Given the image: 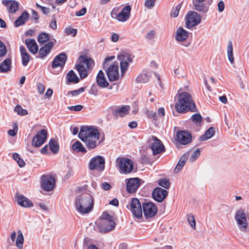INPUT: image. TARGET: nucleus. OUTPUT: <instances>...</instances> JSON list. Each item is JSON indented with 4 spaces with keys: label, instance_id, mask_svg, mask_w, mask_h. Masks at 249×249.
I'll use <instances>...</instances> for the list:
<instances>
[{
    "label": "nucleus",
    "instance_id": "f257e3e1",
    "mask_svg": "<svg viewBox=\"0 0 249 249\" xmlns=\"http://www.w3.org/2000/svg\"><path fill=\"white\" fill-rule=\"evenodd\" d=\"M79 139L89 149L96 148L99 144L100 133L98 130L93 126H85L81 128L78 134Z\"/></svg>",
    "mask_w": 249,
    "mask_h": 249
},
{
    "label": "nucleus",
    "instance_id": "f03ea898",
    "mask_svg": "<svg viewBox=\"0 0 249 249\" xmlns=\"http://www.w3.org/2000/svg\"><path fill=\"white\" fill-rule=\"evenodd\" d=\"M196 106L191 95L187 92H180L178 94V101L175 104V109L180 113H185L188 110L195 111Z\"/></svg>",
    "mask_w": 249,
    "mask_h": 249
},
{
    "label": "nucleus",
    "instance_id": "7ed1b4c3",
    "mask_svg": "<svg viewBox=\"0 0 249 249\" xmlns=\"http://www.w3.org/2000/svg\"><path fill=\"white\" fill-rule=\"evenodd\" d=\"M94 200L89 193H83L78 195L75 200L76 211L82 214L89 213L93 209Z\"/></svg>",
    "mask_w": 249,
    "mask_h": 249
},
{
    "label": "nucleus",
    "instance_id": "20e7f679",
    "mask_svg": "<svg viewBox=\"0 0 249 249\" xmlns=\"http://www.w3.org/2000/svg\"><path fill=\"white\" fill-rule=\"evenodd\" d=\"M115 58L114 56L107 57L104 61L103 68L106 71L109 81H115L119 78V66L117 64L113 63L109 65V62Z\"/></svg>",
    "mask_w": 249,
    "mask_h": 249
},
{
    "label": "nucleus",
    "instance_id": "39448f33",
    "mask_svg": "<svg viewBox=\"0 0 249 249\" xmlns=\"http://www.w3.org/2000/svg\"><path fill=\"white\" fill-rule=\"evenodd\" d=\"M97 224L100 231L104 233L111 231L116 226L113 217L106 212L103 213Z\"/></svg>",
    "mask_w": 249,
    "mask_h": 249
},
{
    "label": "nucleus",
    "instance_id": "423d86ee",
    "mask_svg": "<svg viewBox=\"0 0 249 249\" xmlns=\"http://www.w3.org/2000/svg\"><path fill=\"white\" fill-rule=\"evenodd\" d=\"M80 63L75 66V69L78 71L81 79L88 76V71L91 70L94 66L93 60L86 56L80 57Z\"/></svg>",
    "mask_w": 249,
    "mask_h": 249
},
{
    "label": "nucleus",
    "instance_id": "0eeeda50",
    "mask_svg": "<svg viewBox=\"0 0 249 249\" xmlns=\"http://www.w3.org/2000/svg\"><path fill=\"white\" fill-rule=\"evenodd\" d=\"M234 219L239 231L241 232H247L249 224L244 211L243 210H238L235 214Z\"/></svg>",
    "mask_w": 249,
    "mask_h": 249
},
{
    "label": "nucleus",
    "instance_id": "6e6552de",
    "mask_svg": "<svg viewBox=\"0 0 249 249\" xmlns=\"http://www.w3.org/2000/svg\"><path fill=\"white\" fill-rule=\"evenodd\" d=\"M131 10V6L126 5L119 13H117L118 9L114 8L111 11V15L112 18H115L119 21L124 22L129 18Z\"/></svg>",
    "mask_w": 249,
    "mask_h": 249
},
{
    "label": "nucleus",
    "instance_id": "1a4fd4ad",
    "mask_svg": "<svg viewBox=\"0 0 249 249\" xmlns=\"http://www.w3.org/2000/svg\"><path fill=\"white\" fill-rule=\"evenodd\" d=\"M116 166L121 173H130L133 169V162L132 160L126 158H118L116 159Z\"/></svg>",
    "mask_w": 249,
    "mask_h": 249
},
{
    "label": "nucleus",
    "instance_id": "9d476101",
    "mask_svg": "<svg viewBox=\"0 0 249 249\" xmlns=\"http://www.w3.org/2000/svg\"><path fill=\"white\" fill-rule=\"evenodd\" d=\"M126 207L136 218L140 219L142 217V206L138 198H132Z\"/></svg>",
    "mask_w": 249,
    "mask_h": 249
},
{
    "label": "nucleus",
    "instance_id": "9b49d317",
    "mask_svg": "<svg viewBox=\"0 0 249 249\" xmlns=\"http://www.w3.org/2000/svg\"><path fill=\"white\" fill-rule=\"evenodd\" d=\"M120 61V67L122 75H124L127 70L129 63L133 61V57L128 53L123 52L117 56Z\"/></svg>",
    "mask_w": 249,
    "mask_h": 249
},
{
    "label": "nucleus",
    "instance_id": "f8f14e48",
    "mask_svg": "<svg viewBox=\"0 0 249 249\" xmlns=\"http://www.w3.org/2000/svg\"><path fill=\"white\" fill-rule=\"evenodd\" d=\"M189 37V32L183 28L179 27L177 29L175 33V39L177 42L185 47H188L190 43L187 42Z\"/></svg>",
    "mask_w": 249,
    "mask_h": 249
},
{
    "label": "nucleus",
    "instance_id": "ddd939ff",
    "mask_svg": "<svg viewBox=\"0 0 249 249\" xmlns=\"http://www.w3.org/2000/svg\"><path fill=\"white\" fill-rule=\"evenodd\" d=\"M186 27L188 29L198 25L200 23L201 18L200 16L195 11H190L185 18Z\"/></svg>",
    "mask_w": 249,
    "mask_h": 249
},
{
    "label": "nucleus",
    "instance_id": "4468645a",
    "mask_svg": "<svg viewBox=\"0 0 249 249\" xmlns=\"http://www.w3.org/2000/svg\"><path fill=\"white\" fill-rule=\"evenodd\" d=\"M105 161L101 156L93 157L89 161V168L91 170H97L102 171L105 169Z\"/></svg>",
    "mask_w": 249,
    "mask_h": 249
},
{
    "label": "nucleus",
    "instance_id": "2eb2a0df",
    "mask_svg": "<svg viewBox=\"0 0 249 249\" xmlns=\"http://www.w3.org/2000/svg\"><path fill=\"white\" fill-rule=\"evenodd\" d=\"M150 147L153 154L155 155L164 151V146L161 142L156 137L152 136L149 139Z\"/></svg>",
    "mask_w": 249,
    "mask_h": 249
},
{
    "label": "nucleus",
    "instance_id": "dca6fc26",
    "mask_svg": "<svg viewBox=\"0 0 249 249\" xmlns=\"http://www.w3.org/2000/svg\"><path fill=\"white\" fill-rule=\"evenodd\" d=\"M142 209L144 215L146 219L154 217L158 212L156 205L151 202L144 203L142 205Z\"/></svg>",
    "mask_w": 249,
    "mask_h": 249
},
{
    "label": "nucleus",
    "instance_id": "f3484780",
    "mask_svg": "<svg viewBox=\"0 0 249 249\" xmlns=\"http://www.w3.org/2000/svg\"><path fill=\"white\" fill-rule=\"evenodd\" d=\"M55 185V180L50 175H43L41 178V187L46 191L52 190Z\"/></svg>",
    "mask_w": 249,
    "mask_h": 249
},
{
    "label": "nucleus",
    "instance_id": "a211bd4d",
    "mask_svg": "<svg viewBox=\"0 0 249 249\" xmlns=\"http://www.w3.org/2000/svg\"><path fill=\"white\" fill-rule=\"evenodd\" d=\"M10 238L12 242H16V246L18 249H23L24 237L23 233L20 230H18L17 232L15 231H12Z\"/></svg>",
    "mask_w": 249,
    "mask_h": 249
},
{
    "label": "nucleus",
    "instance_id": "6ab92c4d",
    "mask_svg": "<svg viewBox=\"0 0 249 249\" xmlns=\"http://www.w3.org/2000/svg\"><path fill=\"white\" fill-rule=\"evenodd\" d=\"M47 132L45 129L39 131L33 139L32 144L35 147L40 146L45 141Z\"/></svg>",
    "mask_w": 249,
    "mask_h": 249
},
{
    "label": "nucleus",
    "instance_id": "aec40b11",
    "mask_svg": "<svg viewBox=\"0 0 249 249\" xmlns=\"http://www.w3.org/2000/svg\"><path fill=\"white\" fill-rule=\"evenodd\" d=\"M177 140L180 144L186 145L191 142L192 135L186 131H179L177 133Z\"/></svg>",
    "mask_w": 249,
    "mask_h": 249
},
{
    "label": "nucleus",
    "instance_id": "412c9836",
    "mask_svg": "<svg viewBox=\"0 0 249 249\" xmlns=\"http://www.w3.org/2000/svg\"><path fill=\"white\" fill-rule=\"evenodd\" d=\"M141 184L140 179L139 178H129L126 183V190L129 193L135 192Z\"/></svg>",
    "mask_w": 249,
    "mask_h": 249
},
{
    "label": "nucleus",
    "instance_id": "4be33fe9",
    "mask_svg": "<svg viewBox=\"0 0 249 249\" xmlns=\"http://www.w3.org/2000/svg\"><path fill=\"white\" fill-rule=\"evenodd\" d=\"M168 192L160 187L155 188L152 193L153 198L157 201L160 202L166 197Z\"/></svg>",
    "mask_w": 249,
    "mask_h": 249
},
{
    "label": "nucleus",
    "instance_id": "5701e85b",
    "mask_svg": "<svg viewBox=\"0 0 249 249\" xmlns=\"http://www.w3.org/2000/svg\"><path fill=\"white\" fill-rule=\"evenodd\" d=\"M17 203L22 207L30 208L33 206L32 202L22 195H18L15 197Z\"/></svg>",
    "mask_w": 249,
    "mask_h": 249
},
{
    "label": "nucleus",
    "instance_id": "b1692460",
    "mask_svg": "<svg viewBox=\"0 0 249 249\" xmlns=\"http://www.w3.org/2000/svg\"><path fill=\"white\" fill-rule=\"evenodd\" d=\"M67 59L66 54L62 53L56 56L53 59L52 63V67L53 68L58 67H62L65 65Z\"/></svg>",
    "mask_w": 249,
    "mask_h": 249
},
{
    "label": "nucleus",
    "instance_id": "393cba45",
    "mask_svg": "<svg viewBox=\"0 0 249 249\" xmlns=\"http://www.w3.org/2000/svg\"><path fill=\"white\" fill-rule=\"evenodd\" d=\"M206 0H193V3L195 10L206 13L209 10V6L204 3Z\"/></svg>",
    "mask_w": 249,
    "mask_h": 249
},
{
    "label": "nucleus",
    "instance_id": "a878e982",
    "mask_svg": "<svg viewBox=\"0 0 249 249\" xmlns=\"http://www.w3.org/2000/svg\"><path fill=\"white\" fill-rule=\"evenodd\" d=\"M2 3L5 5L8 11L11 13H15L18 9V3L13 0H3Z\"/></svg>",
    "mask_w": 249,
    "mask_h": 249
},
{
    "label": "nucleus",
    "instance_id": "bb28decb",
    "mask_svg": "<svg viewBox=\"0 0 249 249\" xmlns=\"http://www.w3.org/2000/svg\"><path fill=\"white\" fill-rule=\"evenodd\" d=\"M96 80L97 85L101 88H105L109 85V83L106 80L104 72L100 70L96 76Z\"/></svg>",
    "mask_w": 249,
    "mask_h": 249
},
{
    "label": "nucleus",
    "instance_id": "cd10ccee",
    "mask_svg": "<svg viewBox=\"0 0 249 249\" xmlns=\"http://www.w3.org/2000/svg\"><path fill=\"white\" fill-rule=\"evenodd\" d=\"M25 43L31 53L36 54L38 52V47L35 39H27L25 40Z\"/></svg>",
    "mask_w": 249,
    "mask_h": 249
},
{
    "label": "nucleus",
    "instance_id": "c85d7f7f",
    "mask_svg": "<svg viewBox=\"0 0 249 249\" xmlns=\"http://www.w3.org/2000/svg\"><path fill=\"white\" fill-rule=\"evenodd\" d=\"M53 45V43L50 41L46 43L43 47L41 48L39 52L40 57L43 58L46 56L50 52Z\"/></svg>",
    "mask_w": 249,
    "mask_h": 249
},
{
    "label": "nucleus",
    "instance_id": "c756f323",
    "mask_svg": "<svg viewBox=\"0 0 249 249\" xmlns=\"http://www.w3.org/2000/svg\"><path fill=\"white\" fill-rule=\"evenodd\" d=\"M20 52L22 59V64L24 66H26L30 60V55L28 54L24 46L20 47Z\"/></svg>",
    "mask_w": 249,
    "mask_h": 249
},
{
    "label": "nucleus",
    "instance_id": "7c9ffc66",
    "mask_svg": "<svg viewBox=\"0 0 249 249\" xmlns=\"http://www.w3.org/2000/svg\"><path fill=\"white\" fill-rule=\"evenodd\" d=\"M11 59H5L0 65V72H6L10 70L11 68Z\"/></svg>",
    "mask_w": 249,
    "mask_h": 249
},
{
    "label": "nucleus",
    "instance_id": "2f4dec72",
    "mask_svg": "<svg viewBox=\"0 0 249 249\" xmlns=\"http://www.w3.org/2000/svg\"><path fill=\"white\" fill-rule=\"evenodd\" d=\"M188 157L189 153H186L181 157L177 165L174 169V171L175 173H178L182 168Z\"/></svg>",
    "mask_w": 249,
    "mask_h": 249
},
{
    "label": "nucleus",
    "instance_id": "473e14b6",
    "mask_svg": "<svg viewBox=\"0 0 249 249\" xmlns=\"http://www.w3.org/2000/svg\"><path fill=\"white\" fill-rule=\"evenodd\" d=\"M28 17L29 15L27 12H23L21 16L19 17H18V19L15 21V26L18 27L23 25L25 23V21L28 19Z\"/></svg>",
    "mask_w": 249,
    "mask_h": 249
},
{
    "label": "nucleus",
    "instance_id": "72a5a7b5",
    "mask_svg": "<svg viewBox=\"0 0 249 249\" xmlns=\"http://www.w3.org/2000/svg\"><path fill=\"white\" fill-rule=\"evenodd\" d=\"M130 107L129 106H123L121 107H118L115 110L116 115L123 117L128 114L130 110Z\"/></svg>",
    "mask_w": 249,
    "mask_h": 249
},
{
    "label": "nucleus",
    "instance_id": "f704fd0d",
    "mask_svg": "<svg viewBox=\"0 0 249 249\" xmlns=\"http://www.w3.org/2000/svg\"><path fill=\"white\" fill-rule=\"evenodd\" d=\"M72 149L76 152L85 153L87 152L86 148L83 145L82 143L77 141L73 143L71 146Z\"/></svg>",
    "mask_w": 249,
    "mask_h": 249
},
{
    "label": "nucleus",
    "instance_id": "c9c22d12",
    "mask_svg": "<svg viewBox=\"0 0 249 249\" xmlns=\"http://www.w3.org/2000/svg\"><path fill=\"white\" fill-rule=\"evenodd\" d=\"M215 133L214 128L213 127H210L205 133L199 138L200 141H204L212 138Z\"/></svg>",
    "mask_w": 249,
    "mask_h": 249
},
{
    "label": "nucleus",
    "instance_id": "e433bc0d",
    "mask_svg": "<svg viewBox=\"0 0 249 249\" xmlns=\"http://www.w3.org/2000/svg\"><path fill=\"white\" fill-rule=\"evenodd\" d=\"M227 51L228 59L231 64H233L234 63V58L233 54L232 44L231 41L228 42Z\"/></svg>",
    "mask_w": 249,
    "mask_h": 249
},
{
    "label": "nucleus",
    "instance_id": "4c0bfd02",
    "mask_svg": "<svg viewBox=\"0 0 249 249\" xmlns=\"http://www.w3.org/2000/svg\"><path fill=\"white\" fill-rule=\"evenodd\" d=\"M150 75L148 73H141L138 75L136 81L139 83H145L148 81Z\"/></svg>",
    "mask_w": 249,
    "mask_h": 249
},
{
    "label": "nucleus",
    "instance_id": "58836bf2",
    "mask_svg": "<svg viewBox=\"0 0 249 249\" xmlns=\"http://www.w3.org/2000/svg\"><path fill=\"white\" fill-rule=\"evenodd\" d=\"M67 78L69 82L77 83L79 79L74 72L71 70L67 74Z\"/></svg>",
    "mask_w": 249,
    "mask_h": 249
},
{
    "label": "nucleus",
    "instance_id": "ea45409f",
    "mask_svg": "<svg viewBox=\"0 0 249 249\" xmlns=\"http://www.w3.org/2000/svg\"><path fill=\"white\" fill-rule=\"evenodd\" d=\"M182 2L178 4L176 6L173 7L172 10L170 13V16L172 18H177L178 17L179 14V12L181 7Z\"/></svg>",
    "mask_w": 249,
    "mask_h": 249
},
{
    "label": "nucleus",
    "instance_id": "a19ab883",
    "mask_svg": "<svg viewBox=\"0 0 249 249\" xmlns=\"http://www.w3.org/2000/svg\"><path fill=\"white\" fill-rule=\"evenodd\" d=\"M189 155L190 154V157L189 158V160L193 162L195 161L200 156V151L199 149L197 148L193 152L189 151Z\"/></svg>",
    "mask_w": 249,
    "mask_h": 249
},
{
    "label": "nucleus",
    "instance_id": "79ce46f5",
    "mask_svg": "<svg viewBox=\"0 0 249 249\" xmlns=\"http://www.w3.org/2000/svg\"><path fill=\"white\" fill-rule=\"evenodd\" d=\"M186 218L188 223L192 229H196V222L194 215L192 213L187 214Z\"/></svg>",
    "mask_w": 249,
    "mask_h": 249
},
{
    "label": "nucleus",
    "instance_id": "37998d69",
    "mask_svg": "<svg viewBox=\"0 0 249 249\" xmlns=\"http://www.w3.org/2000/svg\"><path fill=\"white\" fill-rule=\"evenodd\" d=\"M50 150L54 153H58L59 151V145L57 142L54 140L51 139L49 142Z\"/></svg>",
    "mask_w": 249,
    "mask_h": 249
},
{
    "label": "nucleus",
    "instance_id": "c03bdc74",
    "mask_svg": "<svg viewBox=\"0 0 249 249\" xmlns=\"http://www.w3.org/2000/svg\"><path fill=\"white\" fill-rule=\"evenodd\" d=\"M13 158L17 161L19 167H22L24 166L25 164V162L22 159H20L18 153L13 154Z\"/></svg>",
    "mask_w": 249,
    "mask_h": 249
},
{
    "label": "nucleus",
    "instance_id": "a18cd8bd",
    "mask_svg": "<svg viewBox=\"0 0 249 249\" xmlns=\"http://www.w3.org/2000/svg\"><path fill=\"white\" fill-rule=\"evenodd\" d=\"M49 39V35L45 33L40 34L38 36V41L40 43H43L48 41Z\"/></svg>",
    "mask_w": 249,
    "mask_h": 249
},
{
    "label": "nucleus",
    "instance_id": "49530a36",
    "mask_svg": "<svg viewBox=\"0 0 249 249\" xmlns=\"http://www.w3.org/2000/svg\"><path fill=\"white\" fill-rule=\"evenodd\" d=\"M15 111L17 112L18 114L23 116L28 114V111L22 108L20 105H17L15 108Z\"/></svg>",
    "mask_w": 249,
    "mask_h": 249
},
{
    "label": "nucleus",
    "instance_id": "de8ad7c7",
    "mask_svg": "<svg viewBox=\"0 0 249 249\" xmlns=\"http://www.w3.org/2000/svg\"><path fill=\"white\" fill-rule=\"evenodd\" d=\"M156 36V32L154 30H151L148 32L145 36V39L148 41H154Z\"/></svg>",
    "mask_w": 249,
    "mask_h": 249
},
{
    "label": "nucleus",
    "instance_id": "09e8293b",
    "mask_svg": "<svg viewBox=\"0 0 249 249\" xmlns=\"http://www.w3.org/2000/svg\"><path fill=\"white\" fill-rule=\"evenodd\" d=\"M158 183L159 185L165 188V189H168L170 186L169 180L165 178L160 179Z\"/></svg>",
    "mask_w": 249,
    "mask_h": 249
},
{
    "label": "nucleus",
    "instance_id": "8fccbe9b",
    "mask_svg": "<svg viewBox=\"0 0 249 249\" xmlns=\"http://www.w3.org/2000/svg\"><path fill=\"white\" fill-rule=\"evenodd\" d=\"M65 32L67 35H71L72 36H76L77 31L76 29H73L71 27H68L65 28Z\"/></svg>",
    "mask_w": 249,
    "mask_h": 249
},
{
    "label": "nucleus",
    "instance_id": "3c124183",
    "mask_svg": "<svg viewBox=\"0 0 249 249\" xmlns=\"http://www.w3.org/2000/svg\"><path fill=\"white\" fill-rule=\"evenodd\" d=\"M7 53V49L4 43L0 40V57L4 56Z\"/></svg>",
    "mask_w": 249,
    "mask_h": 249
},
{
    "label": "nucleus",
    "instance_id": "603ef678",
    "mask_svg": "<svg viewBox=\"0 0 249 249\" xmlns=\"http://www.w3.org/2000/svg\"><path fill=\"white\" fill-rule=\"evenodd\" d=\"M156 0H145L144 6L148 9H152L155 6Z\"/></svg>",
    "mask_w": 249,
    "mask_h": 249
},
{
    "label": "nucleus",
    "instance_id": "864d4df0",
    "mask_svg": "<svg viewBox=\"0 0 249 249\" xmlns=\"http://www.w3.org/2000/svg\"><path fill=\"white\" fill-rule=\"evenodd\" d=\"M192 119L196 123H200L202 121V118L199 114H195L192 115Z\"/></svg>",
    "mask_w": 249,
    "mask_h": 249
},
{
    "label": "nucleus",
    "instance_id": "5fc2aeb1",
    "mask_svg": "<svg viewBox=\"0 0 249 249\" xmlns=\"http://www.w3.org/2000/svg\"><path fill=\"white\" fill-rule=\"evenodd\" d=\"M83 108L82 105H76L75 106H70L68 107V109L73 111H79Z\"/></svg>",
    "mask_w": 249,
    "mask_h": 249
},
{
    "label": "nucleus",
    "instance_id": "6e6d98bb",
    "mask_svg": "<svg viewBox=\"0 0 249 249\" xmlns=\"http://www.w3.org/2000/svg\"><path fill=\"white\" fill-rule=\"evenodd\" d=\"M49 27L53 30H56L57 28V23L56 18L53 16L52 19L49 24Z\"/></svg>",
    "mask_w": 249,
    "mask_h": 249
},
{
    "label": "nucleus",
    "instance_id": "4d7b16f0",
    "mask_svg": "<svg viewBox=\"0 0 249 249\" xmlns=\"http://www.w3.org/2000/svg\"><path fill=\"white\" fill-rule=\"evenodd\" d=\"M36 6L39 8L45 15H47L50 13V9L48 7L42 6L38 3H36Z\"/></svg>",
    "mask_w": 249,
    "mask_h": 249
},
{
    "label": "nucleus",
    "instance_id": "13d9d810",
    "mask_svg": "<svg viewBox=\"0 0 249 249\" xmlns=\"http://www.w3.org/2000/svg\"><path fill=\"white\" fill-rule=\"evenodd\" d=\"M37 89L40 94H43L45 89L44 85L41 83H38L37 84Z\"/></svg>",
    "mask_w": 249,
    "mask_h": 249
},
{
    "label": "nucleus",
    "instance_id": "bf43d9fd",
    "mask_svg": "<svg viewBox=\"0 0 249 249\" xmlns=\"http://www.w3.org/2000/svg\"><path fill=\"white\" fill-rule=\"evenodd\" d=\"M18 131V126L17 124H15V126H14L13 129H10L8 131V134L12 137L15 136L17 133Z\"/></svg>",
    "mask_w": 249,
    "mask_h": 249
},
{
    "label": "nucleus",
    "instance_id": "052dcab7",
    "mask_svg": "<svg viewBox=\"0 0 249 249\" xmlns=\"http://www.w3.org/2000/svg\"><path fill=\"white\" fill-rule=\"evenodd\" d=\"M85 90V88L82 87L77 90H75L71 91V93L72 96H76L79 94L80 93L83 92Z\"/></svg>",
    "mask_w": 249,
    "mask_h": 249
},
{
    "label": "nucleus",
    "instance_id": "680f3d73",
    "mask_svg": "<svg viewBox=\"0 0 249 249\" xmlns=\"http://www.w3.org/2000/svg\"><path fill=\"white\" fill-rule=\"evenodd\" d=\"M218 11L219 12H222L224 11L225 8V4L222 0L220 1L217 4Z\"/></svg>",
    "mask_w": 249,
    "mask_h": 249
},
{
    "label": "nucleus",
    "instance_id": "e2e57ef3",
    "mask_svg": "<svg viewBox=\"0 0 249 249\" xmlns=\"http://www.w3.org/2000/svg\"><path fill=\"white\" fill-rule=\"evenodd\" d=\"M86 12L87 9L85 7H83L80 10L76 12V16L78 17L82 16L86 14Z\"/></svg>",
    "mask_w": 249,
    "mask_h": 249
},
{
    "label": "nucleus",
    "instance_id": "0e129e2a",
    "mask_svg": "<svg viewBox=\"0 0 249 249\" xmlns=\"http://www.w3.org/2000/svg\"><path fill=\"white\" fill-rule=\"evenodd\" d=\"M102 188L105 190H108L111 188L110 185L106 182L103 183L101 185Z\"/></svg>",
    "mask_w": 249,
    "mask_h": 249
},
{
    "label": "nucleus",
    "instance_id": "69168bd1",
    "mask_svg": "<svg viewBox=\"0 0 249 249\" xmlns=\"http://www.w3.org/2000/svg\"><path fill=\"white\" fill-rule=\"evenodd\" d=\"M158 114L159 116L163 117L165 115V111L163 107H161L158 109Z\"/></svg>",
    "mask_w": 249,
    "mask_h": 249
},
{
    "label": "nucleus",
    "instance_id": "338daca9",
    "mask_svg": "<svg viewBox=\"0 0 249 249\" xmlns=\"http://www.w3.org/2000/svg\"><path fill=\"white\" fill-rule=\"evenodd\" d=\"M119 39V35L117 34H113L111 36V40L113 42H117L118 40Z\"/></svg>",
    "mask_w": 249,
    "mask_h": 249
},
{
    "label": "nucleus",
    "instance_id": "774afa93",
    "mask_svg": "<svg viewBox=\"0 0 249 249\" xmlns=\"http://www.w3.org/2000/svg\"><path fill=\"white\" fill-rule=\"evenodd\" d=\"M53 93V90L51 89H47V90L45 93V96L48 98H50L52 96Z\"/></svg>",
    "mask_w": 249,
    "mask_h": 249
}]
</instances>
